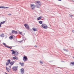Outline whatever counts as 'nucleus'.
<instances>
[{
  "mask_svg": "<svg viewBox=\"0 0 74 74\" xmlns=\"http://www.w3.org/2000/svg\"><path fill=\"white\" fill-rule=\"evenodd\" d=\"M41 26L45 29H47L48 28V27L46 24H42Z\"/></svg>",
  "mask_w": 74,
  "mask_h": 74,
  "instance_id": "1",
  "label": "nucleus"
},
{
  "mask_svg": "<svg viewBox=\"0 0 74 74\" xmlns=\"http://www.w3.org/2000/svg\"><path fill=\"white\" fill-rule=\"evenodd\" d=\"M18 66H14L12 68V70L14 71H16L18 70Z\"/></svg>",
  "mask_w": 74,
  "mask_h": 74,
  "instance_id": "2",
  "label": "nucleus"
},
{
  "mask_svg": "<svg viewBox=\"0 0 74 74\" xmlns=\"http://www.w3.org/2000/svg\"><path fill=\"white\" fill-rule=\"evenodd\" d=\"M11 51H12V54H14L15 55H18L19 53L17 52L14 51L13 50H11Z\"/></svg>",
  "mask_w": 74,
  "mask_h": 74,
  "instance_id": "3",
  "label": "nucleus"
},
{
  "mask_svg": "<svg viewBox=\"0 0 74 74\" xmlns=\"http://www.w3.org/2000/svg\"><path fill=\"white\" fill-rule=\"evenodd\" d=\"M23 60H24V61H26L28 60V58H27V57L24 56L23 57Z\"/></svg>",
  "mask_w": 74,
  "mask_h": 74,
  "instance_id": "4",
  "label": "nucleus"
},
{
  "mask_svg": "<svg viewBox=\"0 0 74 74\" xmlns=\"http://www.w3.org/2000/svg\"><path fill=\"white\" fill-rule=\"evenodd\" d=\"M25 27L27 29H29V26L27 24H25L24 25Z\"/></svg>",
  "mask_w": 74,
  "mask_h": 74,
  "instance_id": "5",
  "label": "nucleus"
},
{
  "mask_svg": "<svg viewBox=\"0 0 74 74\" xmlns=\"http://www.w3.org/2000/svg\"><path fill=\"white\" fill-rule=\"evenodd\" d=\"M36 7V5L34 4H31V7L32 10H34Z\"/></svg>",
  "mask_w": 74,
  "mask_h": 74,
  "instance_id": "6",
  "label": "nucleus"
},
{
  "mask_svg": "<svg viewBox=\"0 0 74 74\" xmlns=\"http://www.w3.org/2000/svg\"><path fill=\"white\" fill-rule=\"evenodd\" d=\"M10 60H8V61H7V62L6 63V65L8 66V64H10Z\"/></svg>",
  "mask_w": 74,
  "mask_h": 74,
  "instance_id": "7",
  "label": "nucleus"
},
{
  "mask_svg": "<svg viewBox=\"0 0 74 74\" xmlns=\"http://www.w3.org/2000/svg\"><path fill=\"white\" fill-rule=\"evenodd\" d=\"M21 72L22 74H23L24 73V70L23 68H22L21 69Z\"/></svg>",
  "mask_w": 74,
  "mask_h": 74,
  "instance_id": "8",
  "label": "nucleus"
},
{
  "mask_svg": "<svg viewBox=\"0 0 74 74\" xmlns=\"http://www.w3.org/2000/svg\"><path fill=\"white\" fill-rule=\"evenodd\" d=\"M12 32L13 34H17V31H15L14 30L12 31Z\"/></svg>",
  "mask_w": 74,
  "mask_h": 74,
  "instance_id": "9",
  "label": "nucleus"
},
{
  "mask_svg": "<svg viewBox=\"0 0 74 74\" xmlns=\"http://www.w3.org/2000/svg\"><path fill=\"white\" fill-rule=\"evenodd\" d=\"M19 64L21 66H23L24 65V63L20 62Z\"/></svg>",
  "mask_w": 74,
  "mask_h": 74,
  "instance_id": "10",
  "label": "nucleus"
},
{
  "mask_svg": "<svg viewBox=\"0 0 74 74\" xmlns=\"http://www.w3.org/2000/svg\"><path fill=\"white\" fill-rule=\"evenodd\" d=\"M4 34H2L0 35V37H4Z\"/></svg>",
  "mask_w": 74,
  "mask_h": 74,
  "instance_id": "11",
  "label": "nucleus"
},
{
  "mask_svg": "<svg viewBox=\"0 0 74 74\" xmlns=\"http://www.w3.org/2000/svg\"><path fill=\"white\" fill-rule=\"evenodd\" d=\"M40 1H37L35 2L36 4H40Z\"/></svg>",
  "mask_w": 74,
  "mask_h": 74,
  "instance_id": "12",
  "label": "nucleus"
},
{
  "mask_svg": "<svg viewBox=\"0 0 74 74\" xmlns=\"http://www.w3.org/2000/svg\"><path fill=\"white\" fill-rule=\"evenodd\" d=\"M41 5V4H40L38 5H37V8H39L40 7Z\"/></svg>",
  "mask_w": 74,
  "mask_h": 74,
  "instance_id": "13",
  "label": "nucleus"
},
{
  "mask_svg": "<svg viewBox=\"0 0 74 74\" xmlns=\"http://www.w3.org/2000/svg\"><path fill=\"white\" fill-rule=\"evenodd\" d=\"M42 18V16H40V17H38V18L37 19L38 20H39L40 19H41Z\"/></svg>",
  "mask_w": 74,
  "mask_h": 74,
  "instance_id": "14",
  "label": "nucleus"
},
{
  "mask_svg": "<svg viewBox=\"0 0 74 74\" xmlns=\"http://www.w3.org/2000/svg\"><path fill=\"white\" fill-rule=\"evenodd\" d=\"M15 63V62L14 61H13V62H11L10 63V65L11 66L13 65V64Z\"/></svg>",
  "mask_w": 74,
  "mask_h": 74,
  "instance_id": "15",
  "label": "nucleus"
},
{
  "mask_svg": "<svg viewBox=\"0 0 74 74\" xmlns=\"http://www.w3.org/2000/svg\"><path fill=\"white\" fill-rule=\"evenodd\" d=\"M32 29H33L34 31L35 32L36 31H37V28H35L34 27L33 28H32Z\"/></svg>",
  "mask_w": 74,
  "mask_h": 74,
  "instance_id": "16",
  "label": "nucleus"
},
{
  "mask_svg": "<svg viewBox=\"0 0 74 74\" xmlns=\"http://www.w3.org/2000/svg\"><path fill=\"white\" fill-rule=\"evenodd\" d=\"M13 59H15L16 60H17L18 59V58L17 57H13Z\"/></svg>",
  "mask_w": 74,
  "mask_h": 74,
  "instance_id": "17",
  "label": "nucleus"
},
{
  "mask_svg": "<svg viewBox=\"0 0 74 74\" xmlns=\"http://www.w3.org/2000/svg\"><path fill=\"white\" fill-rule=\"evenodd\" d=\"M13 38V36H11L9 37V38L10 40L12 39Z\"/></svg>",
  "mask_w": 74,
  "mask_h": 74,
  "instance_id": "18",
  "label": "nucleus"
},
{
  "mask_svg": "<svg viewBox=\"0 0 74 74\" xmlns=\"http://www.w3.org/2000/svg\"><path fill=\"white\" fill-rule=\"evenodd\" d=\"M6 70L8 72H9L10 71V69L9 68H6Z\"/></svg>",
  "mask_w": 74,
  "mask_h": 74,
  "instance_id": "19",
  "label": "nucleus"
},
{
  "mask_svg": "<svg viewBox=\"0 0 74 74\" xmlns=\"http://www.w3.org/2000/svg\"><path fill=\"white\" fill-rule=\"evenodd\" d=\"M72 64L73 65H74V62H72L70 63V65Z\"/></svg>",
  "mask_w": 74,
  "mask_h": 74,
  "instance_id": "20",
  "label": "nucleus"
},
{
  "mask_svg": "<svg viewBox=\"0 0 74 74\" xmlns=\"http://www.w3.org/2000/svg\"><path fill=\"white\" fill-rule=\"evenodd\" d=\"M5 21H3V22H1V23H0V25H1V24H4Z\"/></svg>",
  "mask_w": 74,
  "mask_h": 74,
  "instance_id": "21",
  "label": "nucleus"
},
{
  "mask_svg": "<svg viewBox=\"0 0 74 74\" xmlns=\"http://www.w3.org/2000/svg\"><path fill=\"white\" fill-rule=\"evenodd\" d=\"M3 45H4L5 47H6L7 46V45H6V44L4 42H3Z\"/></svg>",
  "mask_w": 74,
  "mask_h": 74,
  "instance_id": "22",
  "label": "nucleus"
},
{
  "mask_svg": "<svg viewBox=\"0 0 74 74\" xmlns=\"http://www.w3.org/2000/svg\"><path fill=\"white\" fill-rule=\"evenodd\" d=\"M1 8H5V7L3 6H1Z\"/></svg>",
  "mask_w": 74,
  "mask_h": 74,
  "instance_id": "23",
  "label": "nucleus"
},
{
  "mask_svg": "<svg viewBox=\"0 0 74 74\" xmlns=\"http://www.w3.org/2000/svg\"><path fill=\"white\" fill-rule=\"evenodd\" d=\"M39 23H40V24H42V21H39Z\"/></svg>",
  "mask_w": 74,
  "mask_h": 74,
  "instance_id": "24",
  "label": "nucleus"
},
{
  "mask_svg": "<svg viewBox=\"0 0 74 74\" xmlns=\"http://www.w3.org/2000/svg\"><path fill=\"white\" fill-rule=\"evenodd\" d=\"M19 34H20L22 35V32H19Z\"/></svg>",
  "mask_w": 74,
  "mask_h": 74,
  "instance_id": "25",
  "label": "nucleus"
},
{
  "mask_svg": "<svg viewBox=\"0 0 74 74\" xmlns=\"http://www.w3.org/2000/svg\"><path fill=\"white\" fill-rule=\"evenodd\" d=\"M40 62L41 64H43V62H42L41 61H40Z\"/></svg>",
  "mask_w": 74,
  "mask_h": 74,
  "instance_id": "26",
  "label": "nucleus"
},
{
  "mask_svg": "<svg viewBox=\"0 0 74 74\" xmlns=\"http://www.w3.org/2000/svg\"><path fill=\"white\" fill-rule=\"evenodd\" d=\"M5 8H9V7H5Z\"/></svg>",
  "mask_w": 74,
  "mask_h": 74,
  "instance_id": "27",
  "label": "nucleus"
},
{
  "mask_svg": "<svg viewBox=\"0 0 74 74\" xmlns=\"http://www.w3.org/2000/svg\"><path fill=\"white\" fill-rule=\"evenodd\" d=\"M7 47V48H9L10 47H8L7 46H6L5 47Z\"/></svg>",
  "mask_w": 74,
  "mask_h": 74,
  "instance_id": "28",
  "label": "nucleus"
},
{
  "mask_svg": "<svg viewBox=\"0 0 74 74\" xmlns=\"http://www.w3.org/2000/svg\"><path fill=\"white\" fill-rule=\"evenodd\" d=\"M12 47H10L9 48H10V49H11Z\"/></svg>",
  "mask_w": 74,
  "mask_h": 74,
  "instance_id": "29",
  "label": "nucleus"
},
{
  "mask_svg": "<svg viewBox=\"0 0 74 74\" xmlns=\"http://www.w3.org/2000/svg\"><path fill=\"white\" fill-rule=\"evenodd\" d=\"M9 15H11V14H8Z\"/></svg>",
  "mask_w": 74,
  "mask_h": 74,
  "instance_id": "30",
  "label": "nucleus"
},
{
  "mask_svg": "<svg viewBox=\"0 0 74 74\" xmlns=\"http://www.w3.org/2000/svg\"><path fill=\"white\" fill-rule=\"evenodd\" d=\"M1 27V25L0 24V27Z\"/></svg>",
  "mask_w": 74,
  "mask_h": 74,
  "instance_id": "31",
  "label": "nucleus"
},
{
  "mask_svg": "<svg viewBox=\"0 0 74 74\" xmlns=\"http://www.w3.org/2000/svg\"><path fill=\"white\" fill-rule=\"evenodd\" d=\"M11 65H10V66H9V67H10V68H11Z\"/></svg>",
  "mask_w": 74,
  "mask_h": 74,
  "instance_id": "32",
  "label": "nucleus"
},
{
  "mask_svg": "<svg viewBox=\"0 0 74 74\" xmlns=\"http://www.w3.org/2000/svg\"><path fill=\"white\" fill-rule=\"evenodd\" d=\"M58 0L59 1H62V0Z\"/></svg>",
  "mask_w": 74,
  "mask_h": 74,
  "instance_id": "33",
  "label": "nucleus"
},
{
  "mask_svg": "<svg viewBox=\"0 0 74 74\" xmlns=\"http://www.w3.org/2000/svg\"><path fill=\"white\" fill-rule=\"evenodd\" d=\"M73 32H74V31L73 30Z\"/></svg>",
  "mask_w": 74,
  "mask_h": 74,
  "instance_id": "34",
  "label": "nucleus"
},
{
  "mask_svg": "<svg viewBox=\"0 0 74 74\" xmlns=\"http://www.w3.org/2000/svg\"><path fill=\"white\" fill-rule=\"evenodd\" d=\"M5 74H8L7 73H5Z\"/></svg>",
  "mask_w": 74,
  "mask_h": 74,
  "instance_id": "35",
  "label": "nucleus"
},
{
  "mask_svg": "<svg viewBox=\"0 0 74 74\" xmlns=\"http://www.w3.org/2000/svg\"><path fill=\"white\" fill-rule=\"evenodd\" d=\"M64 51H66V49H64Z\"/></svg>",
  "mask_w": 74,
  "mask_h": 74,
  "instance_id": "36",
  "label": "nucleus"
},
{
  "mask_svg": "<svg viewBox=\"0 0 74 74\" xmlns=\"http://www.w3.org/2000/svg\"><path fill=\"white\" fill-rule=\"evenodd\" d=\"M73 59H74V57H73Z\"/></svg>",
  "mask_w": 74,
  "mask_h": 74,
  "instance_id": "37",
  "label": "nucleus"
},
{
  "mask_svg": "<svg viewBox=\"0 0 74 74\" xmlns=\"http://www.w3.org/2000/svg\"><path fill=\"white\" fill-rule=\"evenodd\" d=\"M0 8H1V6L0 7Z\"/></svg>",
  "mask_w": 74,
  "mask_h": 74,
  "instance_id": "38",
  "label": "nucleus"
}]
</instances>
